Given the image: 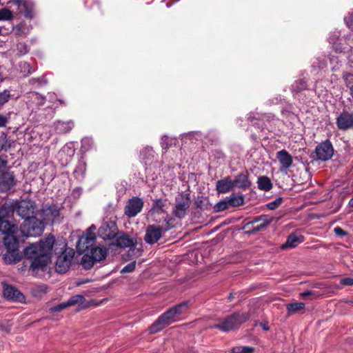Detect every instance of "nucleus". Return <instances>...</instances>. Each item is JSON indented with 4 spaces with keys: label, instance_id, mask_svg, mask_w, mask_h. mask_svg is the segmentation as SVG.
<instances>
[{
    "label": "nucleus",
    "instance_id": "obj_1",
    "mask_svg": "<svg viewBox=\"0 0 353 353\" xmlns=\"http://www.w3.org/2000/svg\"><path fill=\"white\" fill-rule=\"evenodd\" d=\"M54 236L48 235L41 239L39 244L33 243L24 249V255L31 260L30 270L32 274H37L39 270L44 271L51 261Z\"/></svg>",
    "mask_w": 353,
    "mask_h": 353
},
{
    "label": "nucleus",
    "instance_id": "obj_2",
    "mask_svg": "<svg viewBox=\"0 0 353 353\" xmlns=\"http://www.w3.org/2000/svg\"><path fill=\"white\" fill-rule=\"evenodd\" d=\"M188 309V303L183 302L163 313L150 327V333L153 334L161 331L166 326L176 321L178 316Z\"/></svg>",
    "mask_w": 353,
    "mask_h": 353
},
{
    "label": "nucleus",
    "instance_id": "obj_3",
    "mask_svg": "<svg viewBox=\"0 0 353 353\" xmlns=\"http://www.w3.org/2000/svg\"><path fill=\"white\" fill-rule=\"evenodd\" d=\"M250 319V314L245 312H236L225 318L219 320V323L210 326L212 329H218L228 332L237 329L242 323Z\"/></svg>",
    "mask_w": 353,
    "mask_h": 353
},
{
    "label": "nucleus",
    "instance_id": "obj_4",
    "mask_svg": "<svg viewBox=\"0 0 353 353\" xmlns=\"http://www.w3.org/2000/svg\"><path fill=\"white\" fill-rule=\"evenodd\" d=\"M43 222L35 217L24 220L20 226V232L24 236H39L43 232Z\"/></svg>",
    "mask_w": 353,
    "mask_h": 353
},
{
    "label": "nucleus",
    "instance_id": "obj_5",
    "mask_svg": "<svg viewBox=\"0 0 353 353\" xmlns=\"http://www.w3.org/2000/svg\"><path fill=\"white\" fill-rule=\"evenodd\" d=\"M59 245L62 246L61 248V250L63 248L64 250L61 251V254L57 257L55 268L57 272L63 274L68 270L71 265L72 260L74 256V251L72 248H67L66 244L64 243H60Z\"/></svg>",
    "mask_w": 353,
    "mask_h": 353
},
{
    "label": "nucleus",
    "instance_id": "obj_6",
    "mask_svg": "<svg viewBox=\"0 0 353 353\" xmlns=\"http://www.w3.org/2000/svg\"><path fill=\"white\" fill-rule=\"evenodd\" d=\"M97 228L94 225H90L85 232L79 239L77 243V250L79 254H84L93 247L96 241L94 231Z\"/></svg>",
    "mask_w": 353,
    "mask_h": 353
},
{
    "label": "nucleus",
    "instance_id": "obj_7",
    "mask_svg": "<svg viewBox=\"0 0 353 353\" xmlns=\"http://www.w3.org/2000/svg\"><path fill=\"white\" fill-rule=\"evenodd\" d=\"M36 209L34 202L29 200L14 201L12 204V210L16 211L17 214L24 219L34 218L33 216Z\"/></svg>",
    "mask_w": 353,
    "mask_h": 353
},
{
    "label": "nucleus",
    "instance_id": "obj_8",
    "mask_svg": "<svg viewBox=\"0 0 353 353\" xmlns=\"http://www.w3.org/2000/svg\"><path fill=\"white\" fill-rule=\"evenodd\" d=\"M333 154V146L329 140H326L316 147L314 154L312 155V158L316 161H326L330 159Z\"/></svg>",
    "mask_w": 353,
    "mask_h": 353
},
{
    "label": "nucleus",
    "instance_id": "obj_9",
    "mask_svg": "<svg viewBox=\"0 0 353 353\" xmlns=\"http://www.w3.org/2000/svg\"><path fill=\"white\" fill-rule=\"evenodd\" d=\"M43 222L53 225L61 221L60 208L55 205L46 206L42 210Z\"/></svg>",
    "mask_w": 353,
    "mask_h": 353
},
{
    "label": "nucleus",
    "instance_id": "obj_10",
    "mask_svg": "<svg viewBox=\"0 0 353 353\" xmlns=\"http://www.w3.org/2000/svg\"><path fill=\"white\" fill-rule=\"evenodd\" d=\"M1 285L3 287V294L6 299L19 303L25 301L24 295L17 288L6 282H2Z\"/></svg>",
    "mask_w": 353,
    "mask_h": 353
},
{
    "label": "nucleus",
    "instance_id": "obj_11",
    "mask_svg": "<svg viewBox=\"0 0 353 353\" xmlns=\"http://www.w3.org/2000/svg\"><path fill=\"white\" fill-rule=\"evenodd\" d=\"M190 198L189 194L181 195L176 198L175 205L173 209V214L178 218H183L186 214V211L190 205Z\"/></svg>",
    "mask_w": 353,
    "mask_h": 353
},
{
    "label": "nucleus",
    "instance_id": "obj_12",
    "mask_svg": "<svg viewBox=\"0 0 353 353\" xmlns=\"http://www.w3.org/2000/svg\"><path fill=\"white\" fill-rule=\"evenodd\" d=\"M143 201L138 197L133 196L130 199L125 206V214L128 217H134L137 216L143 209Z\"/></svg>",
    "mask_w": 353,
    "mask_h": 353
},
{
    "label": "nucleus",
    "instance_id": "obj_13",
    "mask_svg": "<svg viewBox=\"0 0 353 353\" xmlns=\"http://www.w3.org/2000/svg\"><path fill=\"white\" fill-rule=\"evenodd\" d=\"M117 232L116 223L113 221H108L99 228L98 234L104 240L114 239Z\"/></svg>",
    "mask_w": 353,
    "mask_h": 353
},
{
    "label": "nucleus",
    "instance_id": "obj_14",
    "mask_svg": "<svg viewBox=\"0 0 353 353\" xmlns=\"http://www.w3.org/2000/svg\"><path fill=\"white\" fill-rule=\"evenodd\" d=\"M163 228L155 225H150L148 226L145 234V241L150 245L157 243L162 236Z\"/></svg>",
    "mask_w": 353,
    "mask_h": 353
},
{
    "label": "nucleus",
    "instance_id": "obj_15",
    "mask_svg": "<svg viewBox=\"0 0 353 353\" xmlns=\"http://www.w3.org/2000/svg\"><path fill=\"white\" fill-rule=\"evenodd\" d=\"M15 185V176L12 172L7 171L0 174V192H6Z\"/></svg>",
    "mask_w": 353,
    "mask_h": 353
},
{
    "label": "nucleus",
    "instance_id": "obj_16",
    "mask_svg": "<svg viewBox=\"0 0 353 353\" xmlns=\"http://www.w3.org/2000/svg\"><path fill=\"white\" fill-rule=\"evenodd\" d=\"M276 158L279 162V170L281 172H286V170L289 169L293 163L292 157L284 149L276 152Z\"/></svg>",
    "mask_w": 353,
    "mask_h": 353
},
{
    "label": "nucleus",
    "instance_id": "obj_17",
    "mask_svg": "<svg viewBox=\"0 0 353 353\" xmlns=\"http://www.w3.org/2000/svg\"><path fill=\"white\" fill-rule=\"evenodd\" d=\"M270 117V116L267 114H261L258 112H250L248 119L253 125L262 131L265 128L268 129V126L265 121H269Z\"/></svg>",
    "mask_w": 353,
    "mask_h": 353
},
{
    "label": "nucleus",
    "instance_id": "obj_18",
    "mask_svg": "<svg viewBox=\"0 0 353 353\" xmlns=\"http://www.w3.org/2000/svg\"><path fill=\"white\" fill-rule=\"evenodd\" d=\"M336 125L339 130H347L353 128V114L343 112L336 119Z\"/></svg>",
    "mask_w": 353,
    "mask_h": 353
},
{
    "label": "nucleus",
    "instance_id": "obj_19",
    "mask_svg": "<svg viewBox=\"0 0 353 353\" xmlns=\"http://www.w3.org/2000/svg\"><path fill=\"white\" fill-rule=\"evenodd\" d=\"M234 188H238L245 190L250 188L252 183L249 180L247 172H241L237 174L234 179L232 180Z\"/></svg>",
    "mask_w": 353,
    "mask_h": 353
},
{
    "label": "nucleus",
    "instance_id": "obj_20",
    "mask_svg": "<svg viewBox=\"0 0 353 353\" xmlns=\"http://www.w3.org/2000/svg\"><path fill=\"white\" fill-rule=\"evenodd\" d=\"M273 220V217L269 215H261L259 218L255 219L250 223L252 226V231L257 232L266 228Z\"/></svg>",
    "mask_w": 353,
    "mask_h": 353
},
{
    "label": "nucleus",
    "instance_id": "obj_21",
    "mask_svg": "<svg viewBox=\"0 0 353 353\" xmlns=\"http://www.w3.org/2000/svg\"><path fill=\"white\" fill-rule=\"evenodd\" d=\"M137 242L134 238H130L127 234H123L116 239V244L121 248H130V252H134V248L136 246Z\"/></svg>",
    "mask_w": 353,
    "mask_h": 353
},
{
    "label": "nucleus",
    "instance_id": "obj_22",
    "mask_svg": "<svg viewBox=\"0 0 353 353\" xmlns=\"http://www.w3.org/2000/svg\"><path fill=\"white\" fill-rule=\"evenodd\" d=\"M234 188L232 180L230 177H225L216 181V190L218 193L225 194Z\"/></svg>",
    "mask_w": 353,
    "mask_h": 353
},
{
    "label": "nucleus",
    "instance_id": "obj_23",
    "mask_svg": "<svg viewBox=\"0 0 353 353\" xmlns=\"http://www.w3.org/2000/svg\"><path fill=\"white\" fill-rule=\"evenodd\" d=\"M304 236L297 233H292L290 234L287 239L286 242L281 245V249L294 248L299 244L303 243Z\"/></svg>",
    "mask_w": 353,
    "mask_h": 353
},
{
    "label": "nucleus",
    "instance_id": "obj_24",
    "mask_svg": "<svg viewBox=\"0 0 353 353\" xmlns=\"http://www.w3.org/2000/svg\"><path fill=\"white\" fill-rule=\"evenodd\" d=\"M21 259V254L18 248L8 249L3 254V260L6 263H16Z\"/></svg>",
    "mask_w": 353,
    "mask_h": 353
},
{
    "label": "nucleus",
    "instance_id": "obj_25",
    "mask_svg": "<svg viewBox=\"0 0 353 353\" xmlns=\"http://www.w3.org/2000/svg\"><path fill=\"white\" fill-rule=\"evenodd\" d=\"M28 103L30 105L40 107L46 102V97L38 92H32L27 94Z\"/></svg>",
    "mask_w": 353,
    "mask_h": 353
},
{
    "label": "nucleus",
    "instance_id": "obj_26",
    "mask_svg": "<svg viewBox=\"0 0 353 353\" xmlns=\"http://www.w3.org/2000/svg\"><path fill=\"white\" fill-rule=\"evenodd\" d=\"M140 158L145 165L151 164L154 159V152L152 148L147 146L140 152Z\"/></svg>",
    "mask_w": 353,
    "mask_h": 353
},
{
    "label": "nucleus",
    "instance_id": "obj_27",
    "mask_svg": "<svg viewBox=\"0 0 353 353\" xmlns=\"http://www.w3.org/2000/svg\"><path fill=\"white\" fill-rule=\"evenodd\" d=\"M23 12L26 18L32 19L35 15V5L32 0L26 1L23 3Z\"/></svg>",
    "mask_w": 353,
    "mask_h": 353
},
{
    "label": "nucleus",
    "instance_id": "obj_28",
    "mask_svg": "<svg viewBox=\"0 0 353 353\" xmlns=\"http://www.w3.org/2000/svg\"><path fill=\"white\" fill-rule=\"evenodd\" d=\"M16 234L17 233H9L8 234H5L3 241L6 250L18 248V239Z\"/></svg>",
    "mask_w": 353,
    "mask_h": 353
},
{
    "label": "nucleus",
    "instance_id": "obj_29",
    "mask_svg": "<svg viewBox=\"0 0 353 353\" xmlns=\"http://www.w3.org/2000/svg\"><path fill=\"white\" fill-rule=\"evenodd\" d=\"M89 254L93 256L94 260H97V261H101L105 259L107 250L105 248H103L92 247L89 250Z\"/></svg>",
    "mask_w": 353,
    "mask_h": 353
},
{
    "label": "nucleus",
    "instance_id": "obj_30",
    "mask_svg": "<svg viewBox=\"0 0 353 353\" xmlns=\"http://www.w3.org/2000/svg\"><path fill=\"white\" fill-rule=\"evenodd\" d=\"M74 127L72 121H61L55 123V130L59 134H64L70 132Z\"/></svg>",
    "mask_w": 353,
    "mask_h": 353
},
{
    "label": "nucleus",
    "instance_id": "obj_31",
    "mask_svg": "<svg viewBox=\"0 0 353 353\" xmlns=\"http://www.w3.org/2000/svg\"><path fill=\"white\" fill-rule=\"evenodd\" d=\"M307 85L303 79H300L295 81L291 86V91L294 97H296L301 92L306 90Z\"/></svg>",
    "mask_w": 353,
    "mask_h": 353
},
{
    "label": "nucleus",
    "instance_id": "obj_32",
    "mask_svg": "<svg viewBox=\"0 0 353 353\" xmlns=\"http://www.w3.org/2000/svg\"><path fill=\"white\" fill-rule=\"evenodd\" d=\"M0 231L5 234L17 233L18 227L15 224H11L8 221H3L0 222Z\"/></svg>",
    "mask_w": 353,
    "mask_h": 353
},
{
    "label": "nucleus",
    "instance_id": "obj_33",
    "mask_svg": "<svg viewBox=\"0 0 353 353\" xmlns=\"http://www.w3.org/2000/svg\"><path fill=\"white\" fill-rule=\"evenodd\" d=\"M257 185L259 190L265 192L270 190L272 188L270 179L265 176H261L258 178Z\"/></svg>",
    "mask_w": 353,
    "mask_h": 353
},
{
    "label": "nucleus",
    "instance_id": "obj_34",
    "mask_svg": "<svg viewBox=\"0 0 353 353\" xmlns=\"http://www.w3.org/2000/svg\"><path fill=\"white\" fill-rule=\"evenodd\" d=\"M227 202L230 207H238L244 203V196L243 195L232 194L226 197Z\"/></svg>",
    "mask_w": 353,
    "mask_h": 353
},
{
    "label": "nucleus",
    "instance_id": "obj_35",
    "mask_svg": "<svg viewBox=\"0 0 353 353\" xmlns=\"http://www.w3.org/2000/svg\"><path fill=\"white\" fill-rule=\"evenodd\" d=\"M305 307V303L301 302L291 303L286 305V309L289 316L303 310Z\"/></svg>",
    "mask_w": 353,
    "mask_h": 353
},
{
    "label": "nucleus",
    "instance_id": "obj_36",
    "mask_svg": "<svg viewBox=\"0 0 353 353\" xmlns=\"http://www.w3.org/2000/svg\"><path fill=\"white\" fill-rule=\"evenodd\" d=\"M96 262H97V260H94L93 256L89 254V252H86L83 254L81 259V264L85 269H91Z\"/></svg>",
    "mask_w": 353,
    "mask_h": 353
},
{
    "label": "nucleus",
    "instance_id": "obj_37",
    "mask_svg": "<svg viewBox=\"0 0 353 353\" xmlns=\"http://www.w3.org/2000/svg\"><path fill=\"white\" fill-rule=\"evenodd\" d=\"M254 347L250 346H235L232 349V353H253Z\"/></svg>",
    "mask_w": 353,
    "mask_h": 353
},
{
    "label": "nucleus",
    "instance_id": "obj_38",
    "mask_svg": "<svg viewBox=\"0 0 353 353\" xmlns=\"http://www.w3.org/2000/svg\"><path fill=\"white\" fill-rule=\"evenodd\" d=\"M165 206V201L162 199H157L154 201L152 210L156 213H161L163 212V207Z\"/></svg>",
    "mask_w": 353,
    "mask_h": 353
},
{
    "label": "nucleus",
    "instance_id": "obj_39",
    "mask_svg": "<svg viewBox=\"0 0 353 353\" xmlns=\"http://www.w3.org/2000/svg\"><path fill=\"white\" fill-rule=\"evenodd\" d=\"M84 300L85 298L83 295L76 294L70 297L67 301L69 306H72L77 303H82Z\"/></svg>",
    "mask_w": 353,
    "mask_h": 353
},
{
    "label": "nucleus",
    "instance_id": "obj_40",
    "mask_svg": "<svg viewBox=\"0 0 353 353\" xmlns=\"http://www.w3.org/2000/svg\"><path fill=\"white\" fill-rule=\"evenodd\" d=\"M93 145V141L91 138L85 137L81 140V150L84 152L88 151Z\"/></svg>",
    "mask_w": 353,
    "mask_h": 353
},
{
    "label": "nucleus",
    "instance_id": "obj_41",
    "mask_svg": "<svg viewBox=\"0 0 353 353\" xmlns=\"http://www.w3.org/2000/svg\"><path fill=\"white\" fill-rule=\"evenodd\" d=\"M12 13L8 8H2L0 10V21H8L12 19Z\"/></svg>",
    "mask_w": 353,
    "mask_h": 353
},
{
    "label": "nucleus",
    "instance_id": "obj_42",
    "mask_svg": "<svg viewBox=\"0 0 353 353\" xmlns=\"http://www.w3.org/2000/svg\"><path fill=\"white\" fill-rule=\"evenodd\" d=\"M85 170V164L83 162H81L78 164L76 169L74 171V174L77 178L83 177Z\"/></svg>",
    "mask_w": 353,
    "mask_h": 353
},
{
    "label": "nucleus",
    "instance_id": "obj_43",
    "mask_svg": "<svg viewBox=\"0 0 353 353\" xmlns=\"http://www.w3.org/2000/svg\"><path fill=\"white\" fill-rule=\"evenodd\" d=\"M229 208L228 203L227 202L226 198L219 201L214 205L215 212H221Z\"/></svg>",
    "mask_w": 353,
    "mask_h": 353
},
{
    "label": "nucleus",
    "instance_id": "obj_44",
    "mask_svg": "<svg viewBox=\"0 0 353 353\" xmlns=\"http://www.w3.org/2000/svg\"><path fill=\"white\" fill-rule=\"evenodd\" d=\"M10 98V92L8 90H4L0 92V105L7 103Z\"/></svg>",
    "mask_w": 353,
    "mask_h": 353
},
{
    "label": "nucleus",
    "instance_id": "obj_45",
    "mask_svg": "<svg viewBox=\"0 0 353 353\" xmlns=\"http://www.w3.org/2000/svg\"><path fill=\"white\" fill-rule=\"evenodd\" d=\"M281 203H282V199L278 198V199H275L274 201L268 203L266 205V206H267L268 209H269V210H274L276 208H278L281 204Z\"/></svg>",
    "mask_w": 353,
    "mask_h": 353
},
{
    "label": "nucleus",
    "instance_id": "obj_46",
    "mask_svg": "<svg viewBox=\"0 0 353 353\" xmlns=\"http://www.w3.org/2000/svg\"><path fill=\"white\" fill-rule=\"evenodd\" d=\"M69 307V305L68 303V301L66 302H63L61 303H59L52 307L50 308V311L52 312H60L61 310H63V309Z\"/></svg>",
    "mask_w": 353,
    "mask_h": 353
},
{
    "label": "nucleus",
    "instance_id": "obj_47",
    "mask_svg": "<svg viewBox=\"0 0 353 353\" xmlns=\"http://www.w3.org/2000/svg\"><path fill=\"white\" fill-rule=\"evenodd\" d=\"M135 267H136V262L132 261V262L128 263V265H126L125 267H123V269L121 270V272L122 273L132 272L134 270Z\"/></svg>",
    "mask_w": 353,
    "mask_h": 353
},
{
    "label": "nucleus",
    "instance_id": "obj_48",
    "mask_svg": "<svg viewBox=\"0 0 353 353\" xmlns=\"http://www.w3.org/2000/svg\"><path fill=\"white\" fill-rule=\"evenodd\" d=\"M16 30L19 35H23V36H25L28 32V28L26 27V26L23 25V24L17 26Z\"/></svg>",
    "mask_w": 353,
    "mask_h": 353
},
{
    "label": "nucleus",
    "instance_id": "obj_49",
    "mask_svg": "<svg viewBox=\"0 0 353 353\" xmlns=\"http://www.w3.org/2000/svg\"><path fill=\"white\" fill-rule=\"evenodd\" d=\"M17 50L20 54H25L28 52V48L24 43H19L17 44Z\"/></svg>",
    "mask_w": 353,
    "mask_h": 353
},
{
    "label": "nucleus",
    "instance_id": "obj_50",
    "mask_svg": "<svg viewBox=\"0 0 353 353\" xmlns=\"http://www.w3.org/2000/svg\"><path fill=\"white\" fill-rule=\"evenodd\" d=\"M161 145L163 149H167L170 145H171V143L169 142L168 137L167 136L164 135L161 137Z\"/></svg>",
    "mask_w": 353,
    "mask_h": 353
},
{
    "label": "nucleus",
    "instance_id": "obj_51",
    "mask_svg": "<svg viewBox=\"0 0 353 353\" xmlns=\"http://www.w3.org/2000/svg\"><path fill=\"white\" fill-rule=\"evenodd\" d=\"M341 284L343 285L352 286L353 285V278L346 277L341 279L340 281Z\"/></svg>",
    "mask_w": 353,
    "mask_h": 353
},
{
    "label": "nucleus",
    "instance_id": "obj_52",
    "mask_svg": "<svg viewBox=\"0 0 353 353\" xmlns=\"http://www.w3.org/2000/svg\"><path fill=\"white\" fill-rule=\"evenodd\" d=\"M8 212L7 208L5 205L0 207V222H2L4 220V218L7 216Z\"/></svg>",
    "mask_w": 353,
    "mask_h": 353
},
{
    "label": "nucleus",
    "instance_id": "obj_53",
    "mask_svg": "<svg viewBox=\"0 0 353 353\" xmlns=\"http://www.w3.org/2000/svg\"><path fill=\"white\" fill-rule=\"evenodd\" d=\"M8 165V160L6 157L5 158H2L0 157V172L6 169Z\"/></svg>",
    "mask_w": 353,
    "mask_h": 353
},
{
    "label": "nucleus",
    "instance_id": "obj_54",
    "mask_svg": "<svg viewBox=\"0 0 353 353\" xmlns=\"http://www.w3.org/2000/svg\"><path fill=\"white\" fill-rule=\"evenodd\" d=\"M345 21L349 28H352L353 23V13L349 14V15L345 17Z\"/></svg>",
    "mask_w": 353,
    "mask_h": 353
},
{
    "label": "nucleus",
    "instance_id": "obj_55",
    "mask_svg": "<svg viewBox=\"0 0 353 353\" xmlns=\"http://www.w3.org/2000/svg\"><path fill=\"white\" fill-rule=\"evenodd\" d=\"M334 231L336 234H337L339 236H344L347 235V234L345 231H344L340 227L335 228Z\"/></svg>",
    "mask_w": 353,
    "mask_h": 353
},
{
    "label": "nucleus",
    "instance_id": "obj_56",
    "mask_svg": "<svg viewBox=\"0 0 353 353\" xmlns=\"http://www.w3.org/2000/svg\"><path fill=\"white\" fill-rule=\"evenodd\" d=\"M312 294V292H311V291H306V292L301 293L300 296L303 299H306L308 296H310Z\"/></svg>",
    "mask_w": 353,
    "mask_h": 353
},
{
    "label": "nucleus",
    "instance_id": "obj_57",
    "mask_svg": "<svg viewBox=\"0 0 353 353\" xmlns=\"http://www.w3.org/2000/svg\"><path fill=\"white\" fill-rule=\"evenodd\" d=\"M6 119L5 117L0 116V127L4 126L6 124Z\"/></svg>",
    "mask_w": 353,
    "mask_h": 353
},
{
    "label": "nucleus",
    "instance_id": "obj_58",
    "mask_svg": "<svg viewBox=\"0 0 353 353\" xmlns=\"http://www.w3.org/2000/svg\"><path fill=\"white\" fill-rule=\"evenodd\" d=\"M48 97L50 101H52L56 99V95L54 93H48Z\"/></svg>",
    "mask_w": 353,
    "mask_h": 353
},
{
    "label": "nucleus",
    "instance_id": "obj_59",
    "mask_svg": "<svg viewBox=\"0 0 353 353\" xmlns=\"http://www.w3.org/2000/svg\"><path fill=\"white\" fill-rule=\"evenodd\" d=\"M10 148V144H7L6 143H4V144H2L1 147V149L3 150H5V151H7L8 148Z\"/></svg>",
    "mask_w": 353,
    "mask_h": 353
},
{
    "label": "nucleus",
    "instance_id": "obj_60",
    "mask_svg": "<svg viewBox=\"0 0 353 353\" xmlns=\"http://www.w3.org/2000/svg\"><path fill=\"white\" fill-rule=\"evenodd\" d=\"M261 326L262 327V328L264 330H269L268 326L266 324H265V323H261Z\"/></svg>",
    "mask_w": 353,
    "mask_h": 353
},
{
    "label": "nucleus",
    "instance_id": "obj_61",
    "mask_svg": "<svg viewBox=\"0 0 353 353\" xmlns=\"http://www.w3.org/2000/svg\"><path fill=\"white\" fill-rule=\"evenodd\" d=\"M350 94L351 97L353 98V85L350 88Z\"/></svg>",
    "mask_w": 353,
    "mask_h": 353
},
{
    "label": "nucleus",
    "instance_id": "obj_62",
    "mask_svg": "<svg viewBox=\"0 0 353 353\" xmlns=\"http://www.w3.org/2000/svg\"><path fill=\"white\" fill-rule=\"evenodd\" d=\"M233 299H234V295H233V294H232V293H231V294L229 295V296H228V300H229V301H232V300H233Z\"/></svg>",
    "mask_w": 353,
    "mask_h": 353
},
{
    "label": "nucleus",
    "instance_id": "obj_63",
    "mask_svg": "<svg viewBox=\"0 0 353 353\" xmlns=\"http://www.w3.org/2000/svg\"><path fill=\"white\" fill-rule=\"evenodd\" d=\"M329 40L330 43H334V39L332 37H330Z\"/></svg>",
    "mask_w": 353,
    "mask_h": 353
},
{
    "label": "nucleus",
    "instance_id": "obj_64",
    "mask_svg": "<svg viewBox=\"0 0 353 353\" xmlns=\"http://www.w3.org/2000/svg\"><path fill=\"white\" fill-rule=\"evenodd\" d=\"M3 81V77L1 75V74L0 73V83L2 82Z\"/></svg>",
    "mask_w": 353,
    "mask_h": 353
}]
</instances>
